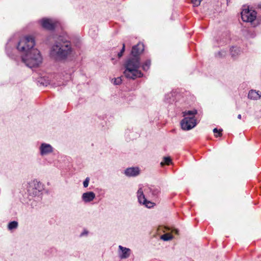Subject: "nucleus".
Instances as JSON below:
<instances>
[{
    "instance_id": "f3484780",
    "label": "nucleus",
    "mask_w": 261,
    "mask_h": 261,
    "mask_svg": "<svg viewBox=\"0 0 261 261\" xmlns=\"http://www.w3.org/2000/svg\"><path fill=\"white\" fill-rule=\"evenodd\" d=\"M197 111L196 110L185 111L183 112V116L186 117H192L195 118V115L197 114Z\"/></svg>"
},
{
    "instance_id": "2eb2a0df",
    "label": "nucleus",
    "mask_w": 261,
    "mask_h": 261,
    "mask_svg": "<svg viewBox=\"0 0 261 261\" xmlns=\"http://www.w3.org/2000/svg\"><path fill=\"white\" fill-rule=\"evenodd\" d=\"M137 197L138 201L140 204H143L146 202V198L145 197V195L143 194V191L142 189H139L137 192Z\"/></svg>"
},
{
    "instance_id": "423d86ee",
    "label": "nucleus",
    "mask_w": 261,
    "mask_h": 261,
    "mask_svg": "<svg viewBox=\"0 0 261 261\" xmlns=\"http://www.w3.org/2000/svg\"><path fill=\"white\" fill-rule=\"evenodd\" d=\"M39 22L41 27L45 30L53 31L56 28V23L51 19L43 18Z\"/></svg>"
},
{
    "instance_id": "f03ea898",
    "label": "nucleus",
    "mask_w": 261,
    "mask_h": 261,
    "mask_svg": "<svg viewBox=\"0 0 261 261\" xmlns=\"http://www.w3.org/2000/svg\"><path fill=\"white\" fill-rule=\"evenodd\" d=\"M74 51L71 42L65 37L59 36L49 50V56L56 61L66 60Z\"/></svg>"
},
{
    "instance_id": "9d476101",
    "label": "nucleus",
    "mask_w": 261,
    "mask_h": 261,
    "mask_svg": "<svg viewBox=\"0 0 261 261\" xmlns=\"http://www.w3.org/2000/svg\"><path fill=\"white\" fill-rule=\"evenodd\" d=\"M132 253L131 250L121 245L118 246V256L120 259H126L129 257Z\"/></svg>"
},
{
    "instance_id": "cd10ccee",
    "label": "nucleus",
    "mask_w": 261,
    "mask_h": 261,
    "mask_svg": "<svg viewBox=\"0 0 261 261\" xmlns=\"http://www.w3.org/2000/svg\"><path fill=\"white\" fill-rule=\"evenodd\" d=\"M90 181V178L89 177H87L86 179L83 181V187L84 188L88 187Z\"/></svg>"
},
{
    "instance_id": "5701e85b",
    "label": "nucleus",
    "mask_w": 261,
    "mask_h": 261,
    "mask_svg": "<svg viewBox=\"0 0 261 261\" xmlns=\"http://www.w3.org/2000/svg\"><path fill=\"white\" fill-rule=\"evenodd\" d=\"M11 40L12 39H9V40L8 41V42L6 44V51L7 54V55L9 56V57H11V47L9 45V44L10 43V42H11Z\"/></svg>"
},
{
    "instance_id": "f704fd0d",
    "label": "nucleus",
    "mask_w": 261,
    "mask_h": 261,
    "mask_svg": "<svg viewBox=\"0 0 261 261\" xmlns=\"http://www.w3.org/2000/svg\"><path fill=\"white\" fill-rule=\"evenodd\" d=\"M227 41V38H225V40H222V42H223V43H226Z\"/></svg>"
},
{
    "instance_id": "6e6552de",
    "label": "nucleus",
    "mask_w": 261,
    "mask_h": 261,
    "mask_svg": "<svg viewBox=\"0 0 261 261\" xmlns=\"http://www.w3.org/2000/svg\"><path fill=\"white\" fill-rule=\"evenodd\" d=\"M144 50V46L143 43H138L133 46L130 55L132 57L135 58H140V55L143 52Z\"/></svg>"
},
{
    "instance_id": "e433bc0d",
    "label": "nucleus",
    "mask_w": 261,
    "mask_h": 261,
    "mask_svg": "<svg viewBox=\"0 0 261 261\" xmlns=\"http://www.w3.org/2000/svg\"><path fill=\"white\" fill-rule=\"evenodd\" d=\"M228 1H229V0H227V3L228 2Z\"/></svg>"
},
{
    "instance_id": "f257e3e1",
    "label": "nucleus",
    "mask_w": 261,
    "mask_h": 261,
    "mask_svg": "<svg viewBox=\"0 0 261 261\" xmlns=\"http://www.w3.org/2000/svg\"><path fill=\"white\" fill-rule=\"evenodd\" d=\"M35 45L34 38L27 36L21 39L16 47L19 51L23 53L21 56L22 62L31 68L39 66L42 61L40 53L34 47Z\"/></svg>"
},
{
    "instance_id": "dca6fc26",
    "label": "nucleus",
    "mask_w": 261,
    "mask_h": 261,
    "mask_svg": "<svg viewBox=\"0 0 261 261\" xmlns=\"http://www.w3.org/2000/svg\"><path fill=\"white\" fill-rule=\"evenodd\" d=\"M231 57L235 58L241 53V48L237 46H232L230 49Z\"/></svg>"
},
{
    "instance_id": "a211bd4d",
    "label": "nucleus",
    "mask_w": 261,
    "mask_h": 261,
    "mask_svg": "<svg viewBox=\"0 0 261 261\" xmlns=\"http://www.w3.org/2000/svg\"><path fill=\"white\" fill-rule=\"evenodd\" d=\"M174 100L173 95L172 93H169L165 95V101L168 103H171Z\"/></svg>"
},
{
    "instance_id": "aec40b11",
    "label": "nucleus",
    "mask_w": 261,
    "mask_h": 261,
    "mask_svg": "<svg viewBox=\"0 0 261 261\" xmlns=\"http://www.w3.org/2000/svg\"><path fill=\"white\" fill-rule=\"evenodd\" d=\"M151 65V60L150 59L147 60L144 63H143L141 66L142 69L145 71H148Z\"/></svg>"
},
{
    "instance_id": "39448f33",
    "label": "nucleus",
    "mask_w": 261,
    "mask_h": 261,
    "mask_svg": "<svg viewBox=\"0 0 261 261\" xmlns=\"http://www.w3.org/2000/svg\"><path fill=\"white\" fill-rule=\"evenodd\" d=\"M196 120L192 117H186L180 122L181 128L185 130H189L196 125Z\"/></svg>"
},
{
    "instance_id": "0eeeda50",
    "label": "nucleus",
    "mask_w": 261,
    "mask_h": 261,
    "mask_svg": "<svg viewBox=\"0 0 261 261\" xmlns=\"http://www.w3.org/2000/svg\"><path fill=\"white\" fill-rule=\"evenodd\" d=\"M241 17L244 21L252 22L256 18V12L249 9L244 10L241 12Z\"/></svg>"
},
{
    "instance_id": "4468645a",
    "label": "nucleus",
    "mask_w": 261,
    "mask_h": 261,
    "mask_svg": "<svg viewBox=\"0 0 261 261\" xmlns=\"http://www.w3.org/2000/svg\"><path fill=\"white\" fill-rule=\"evenodd\" d=\"M248 98L252 100H258L261 97V93L258 91L251 90L248 94Z\"/></svg>"
},
{
    "instance_id": "f8f14e48",
    "label": "nucleus",
    "mask_w": 261,
    "mask_h": 261,
    "mask_svg": "<svg viewBox=\"0 0 261 261\" xmlns=\"http://www.w3.org/2000/svg\"><path fill=\"white\" fill-rule=\"evenodd\" d=\"M95 198V194L92 191L84 193L82 196V199L85 203H88L92 201Z\"/></svg>"
},
{
    "instance_id": "7ed1b4c3",
    "label": "nucleus",
    "mask_w": 261,
    "mask_h": 261,
    "mask_svg": "<svg viewBox=\"0 0 261 261\" xmlns=\"http://www.w3.org/2000/svg\"><path fill=\"white\" fill-rule=\"evenodd\" d=\"M123 66L125 68L123 74L126 78L135 80L143 76V73L139 70L141 67L140 58L132 56L128 58L125 61Z\"/></svg>"
},
{
    "instance_id": "c85d7f7f",
    "label": "nucleus",
    "mask_w": 261,
    "mask_h": 261,
    "mask_svg": "<svg viewBox=\"0 0 261 261\" xmlns=\"http://www.w3.org/2000/svg\"><path fill=\"white\" fill-rule=\"evenodd\" d=\"M202 0H191L192 3L194 5V6H198L200 5L201 2Z\"/></svg>"
},
{
    "instance_id": "473e14b6",
    "label": "nucleus",
    "mask_w": 261,
    "mask_h": 261,
    "mask_svg": "<svg viewBox=\"0 0 261 261\" xmlns=\"http://www.w3.org/2000/svg\"><path fill=\"white\" fill-rule=\"evenodd\" d=\"M173 231L176 234L178 233V230L176 228H174V229L173 230Z\"/></svg>"
},
{
    "instance_id": "bb28decb",
    "label": "nucleus",
    "mask_w": 261,
    "mask_h": 261,
    "mask_svg": "<svg viewBox=\"0 0 261 261\" xmlns=\"http://www.w3.org/2000/svg\"><path fill=\"white\" fill-rule=\"evenodd\" d=\"M143 205H145V206L147 207V208H150L153 207L154 206L155 204L154 203L147 200L146 202H145V203H144Z\"/></svg>"
},
{
    "instance_id": "1a4fd4ad",
    "label": "nucleus",
    "mask_w": 261,
    "mask_h": 261,
    "mask_svg": "<svg viewBox=\"0 0 261 261\" xmlns=\"http://www.w3.org/2000/svg\"><path fill=\"white\" fill-rule=\"evenodd\" d=\"M39 151L40 155L44 156L52 153L54 151V148L49 144L42 143L39 147Z\"/></svg>"
},
{
    "instance_id": "a878e982",
    "label": "nucleus",
    "mask_w": 261,
    "mask_h": 261,
    "mask_svg": "<svg viewBox=\"0 0 261 261\" xmlns=\"http://www.w3.org/2000/svg\"><path fill=\"white\" fill-rule=\"evenodd\" d=\"M222 129H218L217 128H215L213 129V132L215 134H216L215 135V136L216 137H220V136H221L222 135Z\"/></svg>"
},
{
    "instance_id": "2f4dec72",
    "label": "nucleus",
    "mask_w": 261,
    "mask_h": 261,
    "mask_svg": "<svg viewBox=\"0 0 261 261\" xmlns=\"http://www.w3.org/2000/svg\"><path fill=\"white\" fill-rule=\"evenodd\" d=\"M123 54L122 53V51H119L117 54L118 57L120 58L122 56Z\"/></svg>"
},
{
    "instance_id": "c9c22d12",
    "label": "nucleus",
    "mask_w": 261,
    "mask_h": 261,
    "mask_svg": "<svg viewBox=\"0 0 261 261\" xmlns=\"http://www.w3.org/2000/svg\"><path fill=\"white\" fill-rule=\"evenodd\" d=\"M258 8L259 9H260L261 10V4H259L258 5Z\"/></svg>"
},
{
    "instance_id": "72a5a7b5",
    "label": "nucleus",
    "mask_w": 261,
    "mask_h": 261,
    "mask_svg": "<svg viewBox=\"0 0 261 261\" xmlns=\"http://www.w3.org/2000/svg\"><path fill=\"white\" fill-rule=\"evenodd\" d=\"M238 117V119H241V117H242L241 115V114H239V115H238V117Z\"/></svg>"
},
{
    "instance_id": "9b49d317",
    "label": "nucleus",
    "mask_w": 261,
    "mask_h": 261,
    "mask_svg": "<svg viewBox=\"0 0 261 261\" xmlns=\"http://www.w3.org/2000/svg\"><path fill=\"white\" fill-rule=\"evenodd\" d=\"M140 169L138 167L127 168L124 171V174L127 177H136L140 174Z\"/></svg>"
},
{
    "instance_id": "6ab92c4d",
    "label": "nucleus",
    "mask_w": 261,
    "mask_h": 261,
    "mask_svg": "<svg viewBox=\"0 0 261 261\" xmlns=\"http://www.w3.org/2000/svg\"><path fill=\"white\" fill-rule=\"evenodd\" d=\"M38 83L40 86H47L49 84V82L44 77H40L38 80Z\"/></svg>"
},
{
    "instance_id": "393cba45",
    "label": "nucleus",
    "mask_w": 261,
    "mask_h": 261,
    "mask_svg": "<svg viewBox=\"0 0 261 261\" xmlns=\"http://www.w3.org/2000/svg\"><path fill=\"white\" fill-rule=\"evenodd\" d=\"M161 239L165 241H168L172 239V236L167 234H164L161 237Z\"/></svg>"
},
{
    "instance_id": "c756f323",
    "label": "nucleus",
    "mask_w": 261,
    "mask_h": 261,
    "mask_svg": "<svg viewBox=\"0 0 261 261\" xmlns=\"http://www.w3.org/2000/svg\"><path fill=\"white\" fill-rule=\"evenodd\" d=\"M88 233L89 231L86 229H84L83 231L80 234V237H83L84 236H87Z\"/></svg>"
},
{
    "instance_id": "b1692460",
    "label": "nucleus",
    "mask_w": 261,
    "mask_h": 261,
    "mask_svg": "<svg viewBox=\"0 0 261 261\" xmlns=\"http://www.w3.org/2000/svg\"><path fill=\"white\" fill-rule=\"evenodd\" d=\"M121 76L118 77L117 78H114L112 79V82L113 83L114 85H120L122 82V79Z\"/></svg>"
},
{
    "instance_id": "20e7f679",
    "label": "nucleus",
    "mask_w": 261,
    "mask_h": 261,
    "mask_svg": "<svg viewBox=\"0 0 261 261\" xmlns=\"http://www.w3.org/2000/svg\"><path fill=\"white\" fill-rule=\"evenodd\" d=\"M43 189L42 184L36 179H34L29 182L27 187L28 194L32 196H39Z\"/></svg>"
},
{
    "instance_id": "4be33fe9",
    "label": "nucleus",
    "mask_w": 261,
    "mask_h": 261,
    "mask_svg": "<svg viewBox=\"0 0 261 261\" xmlns=\"http://www.w3.org/2000/svg\"><path fill=\"white\" fill-rule=\"evenodd\" d=\"M172 160L169 156H165L163 158V160L160 163L162 166H164L165 165H168L171 163Z\"/></svg>"
},
{
    "instance_id": "7c9ffc66",
    "label": "nucleus",
    "mask_w": 261,
    "mask_h": 261,
    "mask_svg": "<svg viewBox=\"0 0 261 261\" xmlns=\"http://www.w3.org/2000/svg\"><path fill=\"white\" fill-rule=\"evenodd\" d=\"M124 51H125V44L123 43V46H122V49H121V50L120 51H122V53L123 54Z\"/></svg>"
},
{
    "instance_id": "ddd939ff",
    "label": "nucleus",
    "mask_w": 261,
    "mask_h": 261,
    "mask_svg": "<svg viewBox=\"0 0 261 261\" xmlns=\"http://www.w3.org/2000/svg\"><path fill=\"white\" fill-rule=\"evenodd\" d=\"M148 191L154 199H156L161 193L160 188L155 186H151L149 187L148 189Z\"/></svg>"
},
{
    "instance_id": "412c9836",
    "label": "nucleus",
    "mask_w": 261,
    "mask_h": 261,
    "mask_svg": "<svg viewBox=\"0 0 261 261\" xmlns=\"http://www.w3.org/2000/svg\"><path fill=\"white\" fill-rule=\"evenodd\" d=\"M18 226V223L16 221L10 222L8 224V228L10 230L16 229Z\"/></svg>"
}]
</instances>
